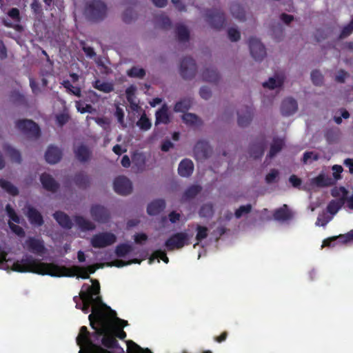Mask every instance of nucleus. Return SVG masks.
I'll return each instance as SVG.
<instances>
[{
	"label": "nucleus",
	"mask_w": 353,
	"mask_h": 353,
	"mask_svg": "<svg viewBox=\"0 0 353 353\" xmlns=\"http://www.w3.org/2000/svg\"><path fill=\"white\" fill-rule=\"evenodd\" d=\"M90 214L95 221L100 223H106L110 219V212L108 209L99 204L92 205Z\"/></svg>",
	"instance_id": "f8f14e48"
},
{
	"label": "nucleus",
	"mask_w": 353,
	"mask_h": 353,
	"mask_svg": "<svg viewBox=\"0 0 353 353\" xmlns=\"http://www.w3.org/2000/svg\"><path fill=\"white\" fill-rule=\"evenodd\" d=\"M297 109L298 104L294 99L288 97L282 101L281 112L283 116L292 115L296 112Z\"/></svg>",
	"instance_id": "aec40b11"
},
{
	"label": "nucleus",
	"mask_w": 353,
	"mask_h": 353,
	"mask_svg": "<svg viewBox=\"0 0 353 353\" xmlns=\"http://www.w3.org/2000/svg\"><path fill=\"white\" fill-rule=\"evenodd\" d=\"M29 222L31 225L40 227L43 225L44 221L42 214L34 207L28 205L26 212Z\"/></svg>",
	"instance_id": "f3484780"
},
{
	"label": "nucleus",
	"mask_w": 353,
	"mask_h": 353,
	"mask_svg": "<svg viewBox=\"0 0 353 353\" xmlns=\"http://www.w3.org/2000/svg\"><path fill=\"white\" fill-rule=\"evenodd\" d=\"M25 245L30 252L41 256L46 252L44 241L41 239L28 237L25 241Z\"/></svg>",
	"instance_id": "4468645a"
},
{
	"label": "nucleus",
	"mask_w": 353,
	"mask_h": 353,
	"mask_svg": "<svg viewBox=\"0 0 353 353\" xmlns=\"http://www.w3.org/2000/svg\"><path fill=\"white\" fill-rule=\"evenodd\" d=\"M10 99L14 103H22L24 101V97L17 91L12 92Z\"/></svg>",
	"instance_id": "338daca9"
},
{
	"label": "nucleus",
	"mask_w": 353,
	"mask_h": 353,
	"mask_svg": "<svg viewBox=\"0 0 353 353\" xmlns=\"http://www.w3.org/2000/svg\"><path fill=\"white\" fill-rule=\"evenodd\" d=\"M90 336V334L87 327L82 326L77 337V343L79 346L84 347L85 353H112L101 345L94 343Z\"/></svg>",
	"instance_id": "20e7f679"
},
{
	"label": "nucleus",
	"mask_w": 353,
	"mask_h": 353,
	"mask_svg": "<svg viewBox=\"0 0 353 353\" xmlns=\"http://www.w3.org/2000/svg\"><path fill=\"white\" fill-rule=\"evenodd\" d=\"M176 34L179 41L187 42L190 39V32L184 25L179 24L176 27Z\"/></svg>",
	"instance_id": "f704fd0d"
},
{
	"label": "nucleus",
	"mask_w": 353,
	"mask_h": 353,
	"mask_svg": "<svg viewBox=\"0 0 353 353\" xmlns=\"http://www.w3.org/2000/svg\"><path fill=\"white\" fill-rule=\"evenodd\" d=\"M191 102L189 99H184L176 103L174 110L176 112H185L190 109Z\"/></svg>",
	"instance_id": "c03bdc74"
},
{
	"label": "nucleus",
	"mask_w": 353,
	"mask_h": 353,
	"mask_svg": "<svg viewBox=\"0 0 353 353\" xmlns=\"http://www.w3.org/2000/svg\"><path fill=\"white\" fill-rule=\"evenodd\" d=\"M136 90H137V88L134 85H130L125 90L126 99H127L128 101L130 103H132L133 102V98L135 95Z\"/></svg>",
	"instance_id": "bf43d9fd"
},
{
	"label": "nucleus",
	"mask_w": 353,
	"mask_h": 353,
	"mask_svg": "<svg viewBox=\"0 0 353 353\" xmlns=\"http://www.w3.org/2000/svg\"><path fill=\"white\" fill-rule=\"evenodd\" d=\"M40 181L43 188L47 191L56 192L59 188V184L48 173H43L40 176Z\"/></svg>",
	"instance_id": "a211bd4d"
},
{
	"label": "nucleus",
	"mask_w": 353,
	"mask_h": 353,
	"mask_svg": "<svg viewBox=\"0 0 353 353\" xmlns=\"http://www.w3.org/2000/svg\"><path fill=\"white\" fill-rule=\"evenodd\" d=\"M53 217L63 228L70 230L73 226V223L70 216L63 212H55L53 214Z\"/></svg>",
	"instance_id": "5701e85b"
},
{
	"label": "nucleus",
	"mask_w": 353,
	"mask_h": 353,
	"mask_svg": "<svg viewBox=\"0 0 353 353\" xmlns=\"http://www.w3.org/2000/svg\"><path fill=\"white\" fill-rule=\"evenodd\" d=\"M92 285H87L83 284L82 288L86 287L85 290H81L80 296L81 299V305L79 309L81 310L85 314H88L90 310L91 314H93V309L97 308L104 311L103 308L104 307L108 310L110 311L114 315L116 314V312L112 310L110 307L105 305L102 299L99 296L100 292V285L97 280H91Z\"/></svg>",
	"instance_id": "7ed1b4c3"
},
{
	"label": "nucleus",
	"mask_w": 353,
	"mask_h": 353,
	"mask_svg": "<svg viewBox=\"0 0 353 353\" xmlns=\"http://www.w3.org/2000/svg\"><path fill=\"white\" fill-rule=\"evenodd\" d=\"M135 17L134 12L132 8H128L123 13L122 19L126 23H130L132 21Z\"/></svg>",
	"instance_id": "864d4df0"
},
{
	"label": "nucleus",
	"mask_w": 353,
	"mask_h": 353,
	"mask_svg": "<svg viewBox=\"0 0 353 353\" xmlns=\"http://www.w3.org/2000/svg\"><path fill=\"white\" fill-rule=\"evenodd\" d=\"M31 8L32 12L37 16H41L43 14V10L41 3L37 0H34L31 3Z\"/></svg>",
	"instance_id": "680f3d73"
},
{
	"label": "nucleus",
	"mask_w": 353,
	"mask_h": 353,
	"mask_svg": "<svg viewBox=\"0 0 353 353\" xmlns=\"http://www.w3.org/2000/svg\"><path fill=\"white\" fill-rule=\"evenodd\" d=\"M229 39L231 41H237L240 39V32L235 28H230L228 30Z\"/></svg>",
	"instance_id": "4d7b16f0"
},
{
	"label": "nucleus",
	"mask_w": 353,
	"mask_h": 353,
	"mask_svg": "<svg viewBox=\"0 0 353 353\" xmlns=\"http://www.w3.org/2000/svg\"><path fill=\"white\" fill-rule=\"evenodd\" d=\"M16 127L30 138L37 139L41 135V130L39 125L32 120H18L16 122Z\"/></svg>",
	"instance_id": "0eeeda50"
},
{
	"label": "nucleus",
	"mask_w": 353,
	"mask_h": 353,
	"mask_svg": "<svg viewBox=\"0 0 353 353\" xmlns=\"http://www.w3.org/2000/svg\"><path fill=\"white\" fill-rule=\"evenodd\" d=\"M6 211L10 220L16 223H20V218L16 213L15 210L10 204L6 205Z\"/></svg>",
	"instance_id": "3c124183"
},
{
	"label": "nucleus",
	"mask_w": 353,
	"mask_h": 353,
	"mask_svg": "<svg viewBox=\"0 0 353 353\" xmlns=\"http://www.w3.org/2000/svg\"><path fill=\"white\" fill-rule=\"evenodd\" d=\"M353 32V18L350 21V22L345 26L339 35L340 39H344L350 36Z\"/></svg>",
	"instance_id": "603ef678"
},
{
	"label": "nucleus",
	"mask_w": 353,
	"mask_h": 353,
	"mask_svg": "<svg viewBox=\"0 0 353 353\" xmlns=\"http://www.w3.org/2000/svg\"><path fill=\"white\" fill-rule=\"evenodd\" d=\"M311 79L316 85H320L323 83V77L319 70H313L311 72Z\"/></svg>",
	"instance_id": "6e6d98bb"
},
{
	"label": "nucleus",
	"mask_w": 353,
	"mask_h": 353,
	"mask_svg": "<svg viewBox=\"0 0 353 353\" xmlns=\"http://www.w3.org/2000/svg\"><path fill=\"white\" fill-rule=\"evenodd\" d=\"M230 12L232 15L239 19V21H243L245 20V11L244 8L238 3H232L230 6Z\"/></svg>",
	"instance_id": "2f4dec72"
},
{
	"label": "nucleus",
	"mask_w": 353,
	"mask_h": 353,
	"mask_svg": "<svg viewBox=\"0 0 353 353\" xmlns=\"http://www.w3.org/2000/svg\"><path fill=\"white\" fill-rule=\"evenodd\" d=\"M189 236L186 232H176L170 236L165 242V247L168 251L179 250L189 245Z\"/></svg>",
	"instance_id": "423d86ee"
},
{
	"label": "nucleus",
	"mask_w": 353,
	"mask_h": 353,
	"mask_svg": "<svg viewBox=\"0 0 353 353\" xmlns=\"http://www.w3.org/2000/svg\"><path fill=\"white\" fill-rule=\"evenodd\" d=\"M74 152L77 159L81 162H86L90 158L91 152L88 147L84 145L78 146Z\"/></svg>",
	"instance_id": "c85d7f7f"
},
{
	"label": "nucleus",
	"mask_w": 353,
	"mask_h": 353,
	"mask_svg": "<svg viewBox=\"0 0 353 353\" xmlns=\"http://www.w3.org/2000/svg\"><path fill=\"white\" fill-rule=\"evenodd\" d=\"M137 125L139 127V128L142 130H148L151 128V122L150 119L146 117L145 114H143L141 116L140 119L137 123Z\"/></svg>",
	"instance_id": "09e8293b"
},
{
	"label": "nucleus",
	"mask_w": 353,
	"mask_h": 353,
	"mask_svg": "<svg viewBox=\"0 0 353 353\" xmlns=\"http://www.w3.org/2000/svg\"><path fill=\"white\" fill-rule=\"evenodd\" d=\"M238 124L241 127L248 126L252 120L253 108L252 105H245L237 112Z\"/></svg>",
	"instance_id": "dca6fc26"
},
{
	"label": "nucleus",
	"mask_w": 353,
	"mask_h": 353,
	"mask_svg": "<svg viewBox=\"0 0 353 353\" xmlns=\"http://www.w3.org/2000/svg\"><path fill=\"white\" fill-rule=\"evenodd\" d=\"M194 170V164L193 162L188 159H183L178 167V173L180 176L183 177H188L190 176Z\"/></svg>",
	"instance_id": "b1692460"
},
{
	"label": "nucleus",
	"mask_w": 353,
	"mask_h": 353,
	"mask_svg": "<svg viewBox=\"0 0 353 353\" xmlns=\"http://www.w3.org/2000/svg\"><path fill=\"white\" fill-rule=\"evenodd\" d=\"M252 210V205L250 204H247L245 205H241L234 213L236 218L239 219L244 214H248Z\"/></svg>",
	"instance_id": "5fc2aeb1"
},
{
	"label": "nucleus",
	"mask_w": 353,
	"mask_h": 353,
	"mask_svg": "<svg viewBox=\"0 0 353 353\" xmlns=\"http://www.w3.org/2000/svg\"><path fill=\"white\" fill-rule=\"evenodd\" d=\"M133 250L131 245L128 243H121L116 247L115 254L118 257H124Z\"/></svg>",
	"instance_id": "a19ab883"
},
{
	"label": "nucleus",
	"mask_w": 353,
	"mask_h": 353,
	"mask_svg": "<svg viewBox=\"0 0 353 353\" xmlns=\"http://www.w3.org/2000/svg\"><path fill=\"white\" fill-rule=\"evenodd\" d=\"M114 190L121 195L130 194L132 191V184L129 179L124 176H119L114 181Z\"/></svg>",
	"instance_id": "ddd939ff"
},
{
	"label": "nucleus",
	"mask_w": 353,
	"mask_h": 353,
	"mask_svg": "<svg viewBox=\"0 0 353 353\" xmlns=\"http://www.w3.org/2000/svg\"><path fill=\"white\" fill-rule=\"evenodd\" d=\"M196 239L197 240V243L194 245V248H195L197 245H199V242L205 239L208 234V230L205 226H201L198 225L196 227Z\"/></svg>",
	"instance_id": "de8ad7c7"
},
{
	"label": "nucleus",
	"mask_w": 353,
	"mask_h": 353,
	"mask_svg": "<svg viewBox=\"0 0 353 353\" xmlns=\"http://www.w3.org/2000/svg\"><path fill=\"white\" fill-rule=\"evenodd\" d=\"M165 208V201L163 199H158L150 202L147 207L149 215L154 216L161 213Z\"/></svg>",
	"instance_id": "4be33fe9"
},
{
	"label": "nucleus",
	"mask_w": 353,
	"mask_h": 353,
	"mask_svg": "<svg viewBox=\"0 0 353 353\" xmlns=\"http://www.w3.org/2000/svg\"><path fill=\"white\" fill-rule=\"evenodd\" d=\"M337 239H339L344 243H347L351 241H353V230H350L345 234H341L338 236H333L324 240L323 242V245L327 247L332 246V243L336 241Z\"/></svg>",
	"instance_id": "cd10ccee"
},
{
	"label": "nucleus",
	"mask_w": 353,
	"mask_h": 353,
	"mask_svg": "<svg viewBox=\"0 0 353 353\" xmlns=\"http://www.w3.org/2000/svg\"><path fill=\"white\" fill-rule=\"evenodd\" d=\"M339 130L330 128L325 132V137L330 143H334L338 137Z\"/></svg>",
	"instance_id": "8fccbe9b"
},
{
	"label": "nucleus",
	"mask_w": 353,
	"mask_h": 353,
	"mask_svg": "<svg viewBox=\"0 0 353 353\" xmlns=\"http://www.w3.org/2000/svg\"><path fill=\"white\" fill-rule=\"evenodd\" d=\"M202 190V187L199 185H192L188 187L181 198V202L188 201L196 197Z\"/></svg>",
	"instance_id": "393cba45"
},
{
	"label": "nucleus",
	"mask_w": 353,
	"mask_h": 353,
	"mask_svg": "<svg viewBox=\"0 0 353 353\" xmlns=\"http://www.w3.org/2000/svg\"><path fill=\"white\" fill-rule=\"evenodd\" d=\"M284 82V78L283 77H270L268 81L263 83L264 88H268L270 89H274L276 88H280L283 85Z\"/></svg>",
	"instance_id": "e433bc0d"
},
{
	"label": "nucleus",
	"mask_w": 353,
	"mask_h": 353,
	"mask_svg": "<svg viewBox=\"0 0 353 353\" xmlns=\"http://www.w3.org/2000/svg\"><path fill=\"white\" fill-rule=\"evenodd\" d=\"M116 241V236L110 232H101L93 235L91 239V245L94 248H105Z\"/></svg>",
	"instance_id": "6e6552de"
},
{
	"label": "nucleus",
	"mask_w": 353,
	"mask_h": 353,
	"mask_svg": "<svg viewBox=\"0 0 353 353\" xmlns=\"http://www.w3.org/2000/svg\"><path fill=\"white\" fill-rule=\"evenodd\" d=\"M94 88L105 93H110L114 90L112 84L108 82H101L100 80L95 81Z\"/></svg>",
	"instance_id": "a18cd8bd"
},
{
	"label": "nucleus",
	"mask_w": 353,
	"mask_h": 353,
	"mask_svg": "<svg viewBox=\"0 0 353 353\" xmlns=\"http://www.w3.org/2000/svg\"><path fill=\"white\" fill-rule=\"evenodd\" d=\"M8 225L10 230L19 236L23 237L25 236V231L21 226L16 225L11 221L8 222Z\"/></svg>",
	"instance_id": "13d9d810"
},
{
	"label": "nucleus",
	"mask_w": 353,
	"mask_h": 353,
	"mask_svg": "<svg viewBox=\"0 0 353 353\" xmlns=\"http://www.w3.org/2000/svg\"><path fill=\"white\" fill-rule=\"evenodd\" d=\"M76 107L77 110L82 114L85 112L92 113L93 111V108L91 105L86 104L84 107H81L79 101L76 102Z\"/></svg>",
	"instance_id": "e2e57ef3"
},
{
	"label": "nucleus",
	"mask_w": 353,
	"mask_h": 353,
	"mask_svg": "<svg viewBox=\"0 0 353 353\" xmlns=\"http://www.w3.org/2000/svg\"><path fill=\"white\" fill-rule=\"evenodd\" d=\"M88 319L91 327L94 330L93 336L97 339L103 336L101 344L107 349L118 347L119 343L110 332L111 324L105 311L95 307L93 309V314L89 315Z\"/></svg>",
	"instance_id": "f03ea898"
},
{
	"label": "nucleus",
	"mask_w": 353,
	"mask_h": 353,
	"mask_svg": "<svg viewBox=\"0 0 353 353\" xmlns=\"http://www.w3.org/2000/svg\"><path fill=\"white\" fill-rule=\"evenodd\" d=\"M0 187L12 196H17L19 194L18 188L7 180L0 179Z\"/></svg>",
	"instance_id": "4c0bfd02"
},
{
	"label": "nucleus",
	"mask_w": 353,
	"mask_h": 353,
	"mask_svg": "<svg viewBox=\"0 0 353 353\" xmlns=\"http://www.w3.org/2000/svg\"><path fill=\"white\" fill-rule=\"evenodd\" d=\"M74 185L81 190H86L91 184L90 177L83 171L77 172L72 179Z\"/></svg>",
	"instance_id": "6ab92c4d"
},
{
	"label": "nucleus",
	"mask_w": 353,
	"mask_h": 353,
	"mask_svg": "<svg viewBox=\"0 0 353 353\" xmlns=\"http://www.w3.org/2000/svg\"><path fill=\"white\" fill-rule=\"evenodd\" d=\"M279 176V171L276 169H272L265 176V182L268 184L272 183L276 181Z\"/></svg>",
	"instance_id": "052dcab7"
},
{
	"label": "nucleus",
	"mask_w": 353,
	"mask_h": 353,
	"mask_svg": "<svg viewBox=\"0 0 353 353\" xmlns=\"http://www.w3.org/2000/svg\"><path fill=\"white\" fill-rule=\"evenodd\" d=\"M273 216L276 221H285L290 219L292 215L291 212L289 210L288 205L284 204L282 207L274 211Z\"/></svg>",
	"instance_id": "bb28decb"
},
{
	"label": "nucleus",
	"mask_w": 353,
	"mask_h": 353,
	"mask_svg": "<svg viewBox=\"0 0 353 353\" xmlns=\"http://www.w3.org/2000/svg\"><path fill=\"white\" fill-rule=\"evenodd\" d=\"M334 180L323 174H320L312 179V184L319 188L329 187L333 185Z\"/></svg>",
	"instance_id": "a878e982"
},
{
	"label": "nucleus",
	"mask_w": 353,
	"mask_h": 353,
	"mask_svg": "<svg viewBox=\"0 0 353 353\" xmlns=\"http://www.w3.org/2000/svg\"><path fill=\"white\" fill-rule=\"evenodd\" d=\"M156 19L159 26L163 30H168L172 26L170 18L164 14L157 15Z\"/></svg>",
	"instance_id": "49530a36"
},
{
	"label": "nucleus",
	"mask_w": 353,
	"mask_h": 353,
	"mask_svg": "<svg viewBox=\"0 0 353 353\" xmlns=\"http://www.w3.org/2000/svg\"><path fill=\"white\" fill-rule=\"evenodd\" d=\"M196 72L195 61L191 57H184L180 64V74L184 79H192Z\"/></svg>",
	"instance_id": "9d476101"
},
{
	"label": "nucleus",
	"mask_w": 353,
	"mask_h": 353,
	"mask_svg": "<svg viewBox=\"0 0 353 353\" xmlns=\"http://www.w3.org/2000/svg\"><path fill=\"white\" fill-rule=\"evenodd\" d=\"M199 214L201 217L210 218L214 214V207L212 203H205L201 205Z\"/></svg>",
	"instance_id": "79ce46f5"
},
{
	"label": "nucleus",
	"mask_w": 353,
	"mask_h": 353,
	"mask_svg": "<svg viewBox=\"0 0 353 353\" xmlns=\"http://www.w3.org/2000/svg\"><path fill=\"white\" fill-rule=\"evenodd\" d=\"M170 122V117L168 113V107L165 104L156 112V124L162 123L168 124Z\"/></svg>",
	"instance_id": "72a5a7b5"
},
{
	"label": "nucleus",
	"mask_w": 353,
	"mask_h": 353,
	"mask_svg": "<svg viewBox=\"0 0 353 353\" xmlns=\"http://www.w3.org/2000/svg\"><path fill=\"white\" fill-rule=\"evenodd\" d=\"M250 54L256 61H261L266 56V50L263 44L256 37H250L248 41Z\"/></svg>",
	"instance_id": "9b49d317"
},
{
	"label": "nucleus",
	"mask_w": 353,
	"mask_h": 353,
	"mask_svg": "<svg viewBox=\"0 0 353 353\" xmlns=\"http://www.w3.org/2000/svg\"><path fill=\"white\" fill-rule=\"evenodd\" d=\"M3 150L12 162L21 163L22 159L21 153L19 150H16L8 144H6L3 146Z\"/></svg>",
	"instance_id": "473e14b6"
},
{
	"label": "nucleus",
	"mask_w": 353,
	"mask_h": 353,
	"mask_svg": "<svg viewBox=\"0 0 353 353\" xmlns=\"http://www.w3.org/2000/svg\"><path fill=\"white\" fill-rule=\"evenodd\" d=\"M145 74V70L137 66H132L127 71V75L131 78L143 79Z\"/></svg>",
	"instance_id": "37998d69"
},
{
	"label": "nucleus",
	"mask_w": 353,
	"mask_h": 353,
	"mask_svg": "<svg viewBox=\"0 0 353 353\" xmlns=\"http://www.w3.org/2000/svg\"><path fill=\"white\" fill-rule=\"evenodd\" d=\"M212 149L208 142L199 141L194 148V153L197 160H204L210 157Z\"/></svg>",
	"instance_id": "2eb2a0df"
},
{
	"label": "nucleus",
	"mask_w": 353,
	"mask_h": 353,
	"mask_svg": "<svg viewBox=\"0 0 353 353\" xmlns=\"http://www.w3.org/2000/svg\"><path fill=\"white\" fill-rule=\"evenodd\" d=\"M183 122L190 126H196L201 124V120L193 113H185L182 116Z\"/></svg>",
	"instance_id": "58836bf2"
},
{
	"label": "nucleus",
	"mask_w": 353,
	"mask_h": 353,
	"mask_svg": "<svg viewBox=\"0 0 353 353\" xmlns=\"http://www.w3.org/2000/svg\"><path fill=\"white\" fill-rule=\"evenodd\" d=\"M74 221L82 231H90L95 229L94 224L82 216H75Z\"/></svg>",
	"instance_id": "c756f323"
},
{
	"label": "nucleus",
	"mask_w": 353,
	"mask_h": 353,
	"mask_svg": "<svg viewBox=\"0 0 353 353\" xmlns=\"http://www.w3.org/2000/svg\"><path fill=\"white\" fill-rule=\"evenodd\" d=\"M114 115L120 123H123L124 122V112L119 105L116 108Z\"/></svg>",
	"instance_id": "774afa93"
},
{
	"label": "nucleus",
	"mask_w": 353,
	"mask_h": 353,
	"mask_svg": "<svg viewBox=\"0 0 353 353\" xmlns=\"http://www.w3.org/2000/svg\"><path fill=\"white\" fill-rule=\"evenodd\" d=\"M203 81L210 83H217L220 79V76L216 70L214 68H207L202 72Z\"/></svg>",
	"instance_id": "7c9ffc66"
},
{
	"label": "nucleus",
	"mask_w": 353,
	"mask_h": 353,
	"mask_svg": "<svg viewBox=\"0 0 353 353\" xmlns=\"http://www.w3.org/2000/svg\"><path fill=\"white\" fill-rule=\"evenodd\" d=\"M207 22L212 28L220 30L224 26L225 18L224 12L219 9L208 10L206 13Z\"/></svg>",
	"instance_id": "1a4fd4ad"
},
{
	"label": "nucleus",
	"mask_w": 353,
	"mask_h": 353,
	"mask_svg": "<svg viewBox=\"0 0 353 353\" xmlns=\"http://www.w3.org/2000/svg\"><path fill=\"white\" fill-rule=\"evenodd\" d=\"M85 12L90 21L97 22L106 17L107 6L100 0H92L87 4Z\"/></svg>",
	"instance_id": "39448f33"
},
{
	"label": "nucleus",
	"mask_w": 353,
	"mask_h": 353,
	"mask_svg": "<svg viewBox=\"0 0 353 353\" xmlns=\"http://www.w3.org/2000/svg\"><path fill=\"white\" fill-rule=\"evenodd\" d=\"M12 270L18 272H32L41 275H49L53 277H74L88 279L90 278L87 270L83 267L74 265L72 268L60 266L52 263H43L26 255L21 260L14 262Z\"/></svg>",
	"instance_id": "f257e3e1"
},
{
	"label": "nucleus",
	"mask_w": 353,
	"mask_h": 353,
	"mask_svg": "<svg viewBox=\"0 0 353 353\" xmlns=\"http://www.w3.org/2000/svg\"><path fill=\"white\" fill-rule=\"evenodd\" d=\"M8 16L13 20L19 22L21 20L20 12L18 8H12L8 13Z\"/></svg>",
	"instance_id": "0e129e2a"
},
{
	"label": "nucleus",
	"mask_w": 353,
	"mask_h": 353,
	"mask_svg": "<svg viewBox=\"0 0 353 353\" xmlns=\"http://www.w3.org/2000/svg\"><path fill=\"white\" fill-rule=\"evenodd\" d=\"M199 94L201 98L204 99H208L212 96V92L210 89L207 86H203L200 88Z\"/></svg>",
	"instance_id": "69168bd1"
},
{
	"label": "nucleus",
	"mask_w": 353,
	"mask_h": 353,
	"mask_svg": "<svg viewBox=\"0 0 353 353\" xmlns=\"http://www.w3.org/2000/svg\"><path fill=\"white\" fill-rule=\"evenodd\" d=\"M345 199L344 197L338 200H332L327 206V212L332 215L336 214L345 203Z\"/></svg>",
	"instance_id": "c9c22d12"
},
{
	"label": "nucleus",
	"mask_w": 353,
	"mask_h": 353,
	"mask_svg": "<svg viewBox=\"0 0 353 353\" xmlns=\"http://www.w3.org/2000/svg\"><path fill=\"white\" fill-rule=\"evenodd\" d=\"M61 150L54 145L49 146L45 154L46 161L50 164L58 163L61 160Z\"/></svg>",
	"instance_id": "412c9836"
},
{
	"label": "nucleus",
	"mask_w": 353,
	"mask_h": 353,
	"mask_svg": "<svg viewBox=\"0 0 353 353\" xmlns=\"http://www.w3.org/2000/svg\"><path fill=\"white\" fill-rule=\"evenodd\" d=\"M283 141L282 139L274 138L273 139V143L270 145V149L269 151L268 157L270 158H272L277 153H279L283 148Z\"/></svg>",
	"instance_id": "ea45409f"
}]
</instances>
